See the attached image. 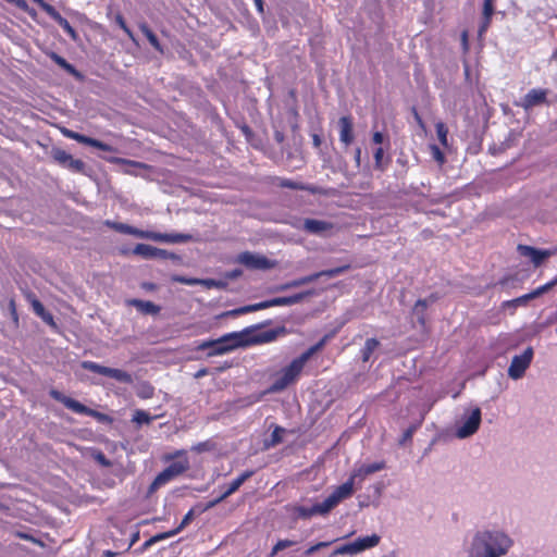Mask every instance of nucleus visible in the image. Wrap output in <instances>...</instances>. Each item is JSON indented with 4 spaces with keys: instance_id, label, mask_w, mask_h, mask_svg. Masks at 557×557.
Segmentation results:
<instances>
[{
    "instance_id": "nucleus-1",
    "label": "nucleus",
    "mask_w": 557,
    "mask_h": 557,
    "mask_svg": "<svg viewBox=\"0 0 557 557\" xmlns=\"http://www.w3.org/2000/svg\"><path fill=\"white\" fill-rule=\"evenodd\" d=\"M510 545V539L503 532L481 531L473 536L469 557H500Z\"/></svg>"
},
{
    "instance_id": "nucleus-2",
    "label": "nucleus",
    "mask_w": 557,
    "mask_h": 557,
    "mask_svg": "<svg viewBox=\"0 0 557 557\" xmlns=\"http://www.w3.org/2000/svg\"><path fill=\"white\" fill-rule=\"evenodd\" d=\"M247 331L227 333L218 339L203 341L197 346V350H208L207 356H220L237 348H244V336Z\"/></svg>"
},
{
    "instance_id": "nucleus-3",
    "label": "nucleus",
    "mask_w": 557,
    "mask_h": 557,
    "mask_svg": "<svg viewBox=\"0 0 557 557\" xmlns=\"http://www.w3.org/2000/svg\"><path fill=\"white\" fill-rule=\"evenodd\" d=\"M49 395L52 399L63 404L67 409L74 411L75 413L85 414L95 418L100 423L111 424L113 422V418L109 414L102 413L95 409H91L78 400L65 396L58 389H50Z\"/></svg>"
},
{
    "instance_id": "nucleus-4",
    "label": "nucleus",
    "mask_w": 557,
    "mask_h": 557,
    "mask_svg": "<svg viewBox=\"0 0 557 557\" xmlns=\"http://www.w3.org/2000/svg\"><path fill=\"white\" fill-rule=\"evenodd\" d=\"M482 422V412L479 407L466 409L456 424V436L460 440L475 434Z\"/></svg>"
},
{
    "instance_id": "nucleus-5",
    "label": "nucleus",
    "mask_w": 557,
    "mask_h": 557,
    "mask_svg": "<svg viewBox=\"0 0 557 557\" xmlns=\"http://www.w3.org/2000/svg\"><path fill=\"white\" fill-rule=\"evenodd\" d=\"M81 367L84 370L91 371L94 373H98L100 375H104L111 379L116 380L120 383L132 384L133 376L131 373L115 368H109L102 364H99L95 361L84 360L81 362Z\"/></svg>"
},
{
    "instance_id": "nucleus-6",
    "label": "nucleus",
    "mask_w": 557,
    "mask_h": 557,
    "mask_svg": "<svg viewBox=\"0 0 557 557\" xmlns=\"http://www.w3.org/2000/svg\"><path fill=\"white\" fill-rule=\"evenodd\" d=\"M50 157L57 164L73 173L86 174L87 166L85 162L79 159H74L72 154L60 147L53 146L50 150Z\"/></svg>"
},
{
    "instance_id": "nucleus-7",
    "label": "nucleus",
    "mask_w": 557,
    "mask_h": 557,
    "mask_svg": "<svg viewBox=\"0 0 557 557\" xmlns=\"http://www.w3.org/2000/svg\"><path fill=\"white\" fill-rule=\"evenodd\" d=\"M243 331H247L246 335L244 336L245 347L270 343L275 341L278 336L289 333L284 325L260 333L251 332V329H244Z\"/></svg>"
},
{
    "instance_id": "nucleus-8",
    "label": "nucleus",
    "mask_w": 557,
    "mask_h": 557,
    "mask_svg": "<svg viewBox=\"0 0 557 557\" xmlns=\"http://www.w3.org/2000/svg\"><path fill=\"white\" fill-rule=\"evenodd\" d=\"M533 357L534 350L531 346L525 348L521 355L513 356L508 368V376L512 380L521 379L530 367Z\"/></svg>"
},
{
    "instance_id": "nucleus-9",
    "label": "nucleus",
    "mask_w": 557,
    "mask_h": 557,
    "mask_svg": "<svg viewBox=\"0 0 557 557\" xmlns=\"http://www.w3.org/2000/svg\"><path fill=\"white\" fill-rule=\"evenodd\" d=\"M255 474L253 470H246L240 475H238L236 479H234L227 486V488L224 490V492L216 498L208 502L203 507H199V515L215 507L221 502H223L225 498L231 496L233 493H235L248 479H250Z\"/></svg>"
},
{
    "instance_id": "nucleus-10",
    "label": "nucleus",
    "mask_w": 557,
    "mask_h": 557,
    "mask_svg": "<svg viewBox=\"0 0 557 557\" xmlns=\"http://www.w3.org/2000/svg\"><path fill=\"white\" fill-rule=\"evenodd\" d=\"M237 261L251 270H270L276 265V261L250 251L239 253Z\"/></svg>"
},
{
    "instance_id": "nucleus-11",
    "label": "nucleus",
    "mask_w": 557,
    "mask_h": 557,
    "mask_svg": "<svg viewBox=\"0 0 557 557\" xmlns=\"http://www.w3.org/2000/svg\"><path fill=\"white\" fill-rule=\"evenodd\" d=\"M354 493V476L347 480L342 485L337 486L331 495H329L322 503L324 504L327 512L335 508L342 500L350 497Z\"/></svg>"
},
{
    "instance_id": "nucleus-12",
    "label": "nucleus",
    "mask_w": 557,
    "mask_h": 557,
    "mask_svg": "<svg viewBox=\"0 0 557 557\" xmlns=\"http://www.w3.org/2000/svg\"><path fill=\"white\" fill-rule=\"evenodd\" d=\"M546 102L547 90L541 88H533L524 95L519 106H521L524 110H529L533 107L541 106Z\"/></svg>"
},
{
    "instance_id": "nucleus-13",
    "label": "nucleus",
    "mask_w": 557,
    "mask_h": 557,
    "mask_svg": "<svg viewBox=\"0 0 557 557\" xmlns=\"http://www.w3.org/2000/svg\"><path fill=\"white\" fill-rule=\"evenodd\" d=\"M290 512L295 519H309L315 515L329 513L323 503H317L311 507L296 505L290 508Z\"/></svg>"
},
{
    "instance_id": "nucleus-14",
    "label": "nucleus",
    "mask_w": 557,
    "mask_h": 557,
    "mask_svg": "<svg viewBox=\"0 0 557 557\" xmlns=\"http://www.w3.org/2000/svg\"><path fill=\"white\" fill-rule=\"evenodd\" d=\"M333 223L329 221L305 219L302 222L301 230L312 235L324 236L327 232H330L333 228Z\"/></svg>"
},
{
    "instance_id": "nucleus-15",
    "label": "nucleus",
    "mask_w": 557,
    "mask_h": 557,
    "mask_svg": "<svg viewBox=\"0 0 557 557\" xmlns=\"http://www.w3.org/2000/svg\"><path fill=\"white\" fill-rule=\"evenodd\" d=\"M518 250L522 256L529 257L535 267H540L544 260L552 256L550 250L537 249L527 245H519Z\"/></svg>"
},
{
    "instance_id": "nucleus-16",
    "label": "nucleus",
    "mask_w": 557,
    "mask_h": 557,
    "mask_svg": "<svg viewBox=\"0 0 557 557\" xmlns=\"http://www.w3.org/2000/svg\"><path fill=\"white\" fill-rule=\"evenodd\" d=\"M313 295H315V290L314 289H308V290H304V292H300V293H297V294H294V295H290V296L275 297V298L270 299L271 300V307L292 306V305H295V304H299L304 299H306L308 297H311Z\"/></svg>"
},
{
    "instance_id": "nucleus-17",
    "label": "nucleus",
    "mask_w": 557,
    "mask_h": 557,
    "mask_svg": "<svg viewBox=\"0 0 557 557\" xmlns=\"http://www.w3.org/2000/svg\"><path fill=\"white\" fill-rule=\"evenodd\" d=\"M338 127H339V140L348 147L352 144L355 136H354V122L351 116L346 115L342 116L338 120Z\"/></svg>"
},
{
    "instance_id": "nucleus-18",
    "label": "nucleus",
    "mask_w": 557,
    "mask_h": 557,
    "mask_svg": "<svg viewBox=\"0 0 557 557\" xmlns=\"http://www.w3.org/2000/svg\"><path fill=\"white\" fill-rule=\"evenodd\" d=\"M193 239V235L184 233H158L152 231L151 236V240L170 244L188 243Z\"/></svg>"
},
{
    "instance_id": "nucleus-19",
    "label": "nucleus",
    "mask_w": 557,
    "mask_h": 557,
    "mask_svg": "<svg viewBox=\"0 0 557 557\" xmlns=\"http://www.w3.org/2000/svg\"><path fill=\"white\" fill-rule=\"evenodd\" d=\"M317 280H318V275H315V273H312V274H309V275H306V276H301V277L288 281L286 283L276 285V286L271 288V292L272 293L285 292V290H288V289H292V288H297V287H300L302 285H307V284L313 283Z\"/></svg>"
},
{
    "instance_id": "nucleus-20",
    "label": "nucleus",
    "mask_w": 557,
    "mask_h": 557,
    "mask_svg": "<svg viewBox=\"0 0 557 557\" xmlns=\"http://www.w3.org/2000/svg\"><path fill=\"white\" fill-rule=\"evenodd\" d=\"M103 159L107 160L108 162L123 165L124 172L127 174L136 175L137 169L147 170L149 168V165H147L146 163H143L139 161H134V160H128V159H124V158H119V157H110V158L103 157Z\"/></svg>"
},
{
    "instance_id": "nucleus-21",
    "label": "nucleus",
    "mask_w": 557,
    "mask_h": 557,
    "mask_svg": "<svg viewBox=\"0 0 557 557\" xmlns=\"http://www.w3.org/2000/svg\"><path fill=\"white\" fill-rule=\"evenodd\" d=\"M49 58L76 81L83 82L85 79V75L82 72L57 52H50Z\"/></svg>"
},
{
    "instance_id": "nucleus-22",
    "label": "nucleus",
    "mask_w": 557,
    "mask_h": 557,
    "mask_svg": "<svg viewBox=\"0 0 557 557\" xmlns=\"http://www.w3.org/2000/svg\"><path fill=\"white\" fill-rule=\"evenodd\" d=\"M126 304L131 307L136 308L143 314L157 315L161 311V307L153 304L150 300H141L137 298H132L126 301Z\"/></svg>"
},
{
    "instance_id": "nucleus-23",
    "label": "nucleus",
    "mask_w": 557,
    "mask_h": 557,
    "mask_svg": "<svg viewBox=\"0 0 557 557\" xmlns=\"http://www.w3.org/2000/svg\"><path fill=\"white\" fill-rule=\"evenodd\" d=\"M435 301V297L431 296L429 299H418L413 309H412V315L417 320V322L422 326L425 327L426 324V309L428 306Z\"/></svg>"
},
{
    "instance_id": "nucleus-24",
    "label": "nucleus",
    "mask_w": 557,
    "mask_h": 557,
    "mask_svg": "<svg viewBox=\"0 0 557 557\" xmlns=\"http://www.w3.org/2000/svg\"><path fill=\"white\" fill-rule=\"evenodd\" d=\"M381 541V536L377 534H372L363 537H358L352 542L354 549L356 555L366 550L375 547Z\"/></svg>"
},
{
    "instance_id": "nucleus-25",
    "label": "nucleus",
    "mask_w": 557,
    "mask_h": 557,
    "mask_svg": "<svg viewBox=\"0 0 557 557\" xmlns=\"http://www.w3.org/2000/svg\"><path fill=\"white\" fill-rule=\"evenodd\" d=\"M32 308L36 315H38L45 323L49 326L57 329V323L54 321L53 314L46 310L45 306L40 300L34 298L32 300Z\"/></svg>"
},
{
    "instance_id": "nucleus-26",
    "label": "nucleus",
    "mask_w": 557,
    "mask_h": 557,
    "mask_svg": "<svg viewBox=\"0 0 557 557\" xmlns=\"http://www.w3.org/2000/svg\"><path fill=\"white\" fill-rule=\"evenodd\" d=\"M74 41H77L79 36L77 32L71 26L69 21L64 18L55 8L48 14Z\"/></svg>"
},
{
    "instance_id": "nucleus-27",
    "label": "nucleus",
    "mask_w": 557,
    "mask_h": 557,
    "mask_svg": "<svg viewBox=\"0 0 557 557\" xmlns=\"http://www.w3.org/2000/svg\"><path fill=\"white\" fill-rule=\"evenodd\" d=\"M523 282V277L520 274L513 273L503 276L495 286H500L503 289L509 292L510 289H516L521 286Z\"/></svg>"
},
{
    "instance_id": "nucleus-28",
    "label": "nucleus",
    "mask_w": 557,
    "mask_h": 557,
    "mask_svg": "<svg viewBox=\"0 0 557 557\" xmlns=\"http://www.w3.org/2000/svg\"><path fill=\"white\" fill-rule=\"evenodd\" d=\"M174 478L170 473V470L166 468L162 470L152 481V483L149 485L147 491V496H151L153 493H156L161 486L166 484L168 482L172 481Z\"/></svg>"
},
{
    "instance_id": "nucleus-29",
    "label": "nucleus",
    "mask_w": 557,
    "mask_h": 557,
    "mask_svg": "<svg viewBox=\"0 0 557 557\" xmlns=\"http://www.w3.org/2000/svg\"><path fill=\"white\" fill-rule=\"evenodd\" d=\"M531 300H533L532 296L528 293L515 299L504 301L502 304V309L510 310V313L513 314L518 307H525Z\"/></svg>"
},
{
    "instance_id": "nucleus-30",
    "label": "nucleus",
    "mask_w": 557,
    "mask_h": 557,
    "mask_svg": "<svg viewBox=\"0 0 557 557\" xmlns=\"http://www.w3.org/2000/svg\"><path fill=\"white\" fill-rule=\"evenodd\" d=\"M156 249L157 247H153L151 245L147 244H137L133 249L132 253L139 256L144 260H154L156 259Z\"/></svg>"
},
{
    "instance_id": "nucleus-31",
    "label": "nucleus",
    "mask_w": 557,
    "mask_h": 557,
    "mask_svg": "<svg viewBox=\"0 0 557 557\" xmlns=\"http://www.w3.org/2000/svg\"><path fill=\"white\" fill-rule=\"evenodd\" d=\"M424 420V416L422 414L416 422L411 423L403 433L401 437L398 440V444L400 446L407 445V443L411 442L413 434L422 425Z\"/></svg>"
},
{
    "instance_id": "nucleus-32",
    "label": "nucleus",
    "mask_w": 557,
    "mask_h": 557,
    "mask_svg": "<svg viewBox=\"0 0 557 557\" xmlns=\"http://www.w3.org/2000/svg\"><path fill=\"white\" fill-rule=\"evenodd\" d=\"M139 29L140 32L143 33V35L147 38V40L149 41V44L157 50L159 51L160 53H163L164 50H163V47L162 45L160 44L157 35L151 30V28L148 26V24L146 23H141L139 25Z\"/></svg>"
},
{
    "instance_id": "nucleus-33",
    "label": "nucleus",
    "mask_w": 557,
    "mask_h": 557,
    "mask_svg": "<svg viewBox=\"0 0 557 557\" xmlns=\"http://www.w3.org/2000/svg\"><path fill=\"white\" fill-rule=\"evenodd\" d=\"M381 346V343L379 339L372 337L368 338L364 343V346L362 347L360 354H361V360L363 362H368L371 359L372 354Z\"/></svg>"
},
{
    "instance_id": "nucleus-34",
    "label": "nucleus",
    "mask_w": 557,
    "mask_h": 557,
    "mask_svg": "<svg viewBox=\"0 0 557 557\" xmlns=\"http://www.w3.org/2000/svg\"><path fill=\"white\" fill-rule=\"evenodd\" d=\"M135 393L140 399H150L154 395V387L149 382L143 381L136 385Z\"/></svg>"
},
{
    "instance_id": "nucleus-35",
    "label": "nucleus",
    "mask_w": 557,
    "mask_h": 557,
    "mask_svg": "<svg viewBox=\"0 0 557 557\" xmlns=\"http://www.w3.org/2000/svg\"><path fill=\"white\" fill-rule=\"evenodd\" d=\"M373 157H374V169L377 171L384 172L391 162V158L387 157L386 159H384V149L382 147H379L375 149Z\"/></svg>"
},
{
    "instance_id": "nucleus-36",
    "label": "nucleus",
    "mask_w": 557,
    "mask_h": 557,
    "mask_svg": "<svg viewBox=\"0 0 557 557\" xmlns=\"http://www.w3.org/2000/svg\"><path fill=\"white\" fill-rule=\"evenodd\" d=\"M384 468H385L384 461L367 463V465H363L362 467H360L355 475L356 476H367V475H370L377 471H381Z\"/></svg>"
},
{
    "instance_id": "nucleus-37",
    "label": "nucleus",
    "mask_w": 557,
    "mask_h": 557,
    "mask_svg": "<svg viewBox=\"0 0 557 557\" xmlns=\"http://www.w3.org/2000/svg\"><path fill=\"white\" fill-rule=\"evenodd\" d=\"M290 383V381L281 372V374L274 380V382L268 388V393H277L284 391Z\"/></svg>"
},
{
    "instance_id": "nucleus-38",
    "label": "nucleus",
    "mask_w": 557,
    "mask_h": 557,
    "mask_svg": "<svg viewBox=\"0 0 557 557\" xmlns=\"http://www.w3.org/2000/svg\"><path fill=\"white\" fill-rule=\"evenodd\" d=\"M350 264H344V265H341V267H336V268H333V269H327V270H323V271H320V272H315V275H318V280L322 276H326V277H336L341 274H344L345 272H347L349 269H350Z\"/></svg>"
},
{
    "instance_id": "nucleus-39",
    "label": "nucleus",
    "mask_w": 557,
    "mask_h": 557,
    "mask_svg": "<svg viewBox=\"0 0 557 557\" xmlns=\"http://www.w3.org/2000/svg\"><path fill=\"white\" fill-rule=\"evenodd\" d=\"M286 433V429L275 425L272 431L271 437L269 441H265L267 447H274L283 442V435Z\"/></svg>"
},
{
    "instance_id": "nucleus-40",
    "label": "nucleus",
    "mask_w": 557,
    "mask_h": 557,
    "mask_svg": "<svg viewBox=\"0 0 557 557\" xmlns=\"http://www.w3.org/2000/svg\"><path fill=\"white\" fill-rule=\"evenodd\" d=\"M302 369L293 360L287 367L282 369V373L293 383L300 374Z\"/></svg>"
},
{
    "instance_id": "nucleus-41",
    "label": "nucleus",
    "mask_w": 557,
    "mask_h": 557,
    "mask_svg": "<svg viewBox=\"0 0 557 557\" xmlns=\"http://www.w3.org/2000/svg\"><path fill=\"white\" fill-rule=\"evenodd\" d=\"M215 449V443L211 440L197 443L191 446L190 450L197 454L206 453V451H212Z\"/></svg>"
},
{
    "instance_id": "nucleus-42",
    "label": "nucleus",
    "mask_w": 557,
    "mask_h": 557,
    "mask_svg": "<svg viewBox=\"0 0 557 557\" xmlns=\"http://www.w3.org/2000/svg\"><path fill=\"white\" fill-rule=\"evenodd\" d=\"M557 285V276L549 281L548 283L535 288L534 290L530 292L532 299H535L545 293L549 292L554 286Z\"/></svg>"
},
{
    "instance_id": "nucleus-43",
    "label": "nucleus",
    "mask_w": 557,
    "mask_h": 557,
    "mask_svg": "<svg viewBox=\"0 0 557 557\" xmlns=\"http://www.w3.org/2000/svg\"><path fill=\"white\" fill-rule=\"evenodd\" d=\"M152 420L153 417H151L148 412L141 409L136 410L132 419V421L137 423L138 425L149 424Z\"/></svg>"
},
{
    "instance_id": "nucleus-44",
    "label": "nucleus",
    "mask_w": 557,
    "mask_h": 557,
    "mask_svg": "<svg viewBox=\"0 0 557 557\" xmlns=\"http://www.w3.org/2000/svg\"><path fill=\"white\" fill-rule=\"evenodd\" d=\"M199 507H202V506L201 505H197L195 508H191L184 516V518L181 521V523L178 524V527L175 528V530H177V533H180L183 529H185L193 521V519L195 518V515H196V510H197V513H199Z\"/></svg>"
},
{
    "instance_id": "nucleus-45",
    "label": "nucleus",
    "mask_w": 557,
    "mask_h": 557,
    "mask_svg": "<svg viewBox=\"0 0 557 557\" xmlns=\"http://www.w3.org/2000/svg\"><path fill=\"white\" fill-rule=\"evenodd\" d=\"M435 129H436V135H437V138H438L440 143L444 147H447V145H448V143H447L448 128L445 125V123L444 122H437L435 124Z\"/></svg>"
},
{
    "instance_id": "nucleus-46",
    "label": "nucleus",
    "mask_w": 557,
    "mask_h": 557,
    "mask_svg": "<svg viewBox=\"0 0 557 557\" xmlns=\"http://www.w3.org/2000/svg\"><path fill=\"white\" fill-rule=\"evenodd\" d=\"M200 285L205 286L206 288H219V289H225L227 287L226 281L221 280H214V278H201Z\"/></svg>"
},
{
    "instance_id": "nucleus-47",
    "label": "nucleus",
    "mask_w": 557,
    "mask_h": 557,
    "mask_svg": "<svg viewBox=\"0 0 557 557\" xmlns=\"http://www.w3.org/2000/svg\"><path fill=\"white\" fill-rule=\"evenodd\" d=\"M338 555H350V556L356 555L355 549H354L352 542H350V543H346V544H344V545H341V546L336 547V548L332 552V554L330 555V557H335V556H338Z\"/></svg>"
},
{
    "instance_id": "nucleus-48",
    "label": "nucleus",
    "mask_w": 557,
    "mask_h": 557,
    "mask_svg": "<svg viewBox=\"0 0 557 557\" xmlns=\"http://www.w3.org/2000/svg\"><path fill=\"white\" fill-rule=\"evenodd\" d=\"M166 469L170 470V473L175 479L176 476H178L182 473H184L188 469V466L186 463L181 462V461H174V462L170 463L166 467Z\"/></svg>"
},
{
    "instance_id": "nucleus-49",
    "label": "nucleus",
    "mask_w": 557,
    "mask_h": 557,
    "mask_svg": "<svg viewBox=\"0 0 557 557\" xmlns=\"http://www.w3.org/2000/svg\"><path fill=\"white\" fill-rule=\"evenodd\" d=\"M429 149H430L432 158L440 165H442V164H444L446 162V157H445L444 152L441 150V148L437 145L431 144V145H429Z\"/></svg>"
},
{
    "instance_id": "nucleus-50",
    "label": "nucleus",
    "mask_w": 557,
    "mask_h": 557,
    "mask_svg": "<svg viewBox=\"0 0 557 557\" xmlns=\"http://www.w3.org/2000/svg\"><path fill=\"white\" fill-rule=\"evenodd\" d=\"M296 544L295 541L292 540H280L272 548L270 557L275 556L278 552L292 547Z\"/></svg>"
},
{
    "instance_id": "nucleus-51",
    "label": "nucleus",
    "mask_w": 557,
    "mask_h": 557,
    "mask_svg": "<svg viewBox=\"0 0 557 557\" xmlns=\"http://www.w3.org/2000/svg\"><path fill=\"white\" fill-rule=\"evenodd\" d=\"M278 186L283 187V188L293 189V190H302V189H305V184H302L300 182L293 181V180H288V178L282 180L280 182Z\"/></svg>"
},
{
    "instance_id": "nucleus-52",
    "label": "nucleus",
    "mask_w": 557,
    "mask_h": 557,
    "mask_svg": "<svg viewBox=\"0 0 557 557\" xmlns=\"http://www.w3.org/2000/svg\"><path fill=\"white\" fill-rule=\"evenodd\" d=\"M114 21L115 23L124 30V33L131 38L134 40V34L132 32V29L127 26L123 15L121 12H117L115 15H114Z\"/></svg>"
},
{
    "instance_id": "nucleus-53",
    "label": "nucleus",
    "mask_w": 557,
    "mask_h": 557,
    "mask_svg": "<svg viewBox=\"0 0 557 557\" xmlns=\"http://www.w3.org/2000/svg\"><path fill=\"white\" fill-rule=\"evenodd\" d=\"M246 313L263 310L271 308V300H263L261 302L252 304V305H246Z\"/></svg>"
},
{
    "instance_id": "nucleus-54",
    "label": "nucleus",
    "mask_w": 557,
    "mask_h": 557,
    "mask_svg": "<svg viewBox=\"0 0 557 557\" xmlns=\"http://www.w3.org/2000/svg\"><path fill=\"white\" fill-rule=\"evenodd\" d=\"M127 235H133L137 238H144V239L151 240L152 231H143V230H139V228L131 225Z\"/></svg>"
},
{
    "instance_id": "nucleus-55",
    "label": "nucleus",
    "mask_w": 557,
    "mask_h": 557,
    "mask_svg": "<svg viewBox=\"0 0 557 557\" xmlns=\"http://www.w3.org/2000/svg\"><path fill=\"white\" fill-rule=\"evenodd\" d=\"M106 225H108L109 227H111L112 230H114L121 234H128L129 226H131L129 224H126V223L112 222V221H107Z\"/></svg>"
},
{
    "instance_id": "nucleus-56",
    "label": "nucleus",
    "mask_w": 557,
    "mask_h": 557,
    "mask_svg": "<svg viewBox=\"0 0 557 557\" xmlns=\"http://www.w3.org/2000/svg\"><path fill=\"white\" fill-rule=\"evenodd\" d=\"M493 14H494V0H484L483 12H482L483 20H492Z\"/></svg>"
},
{
    "instance_id": "nucleus-57",
    "label": "nucleus",
    "mask_w": 557,
    "mask_h": 557,
    "mask_svg": "<svg viewBox=\"0 0 557 557\" xmlns=\"http://www.w3.org/2000/svg\"><path fill=\"white\" fill-rule=\"evenodd\" d=\"M172 281L182 283V284H186V285H191V286L200 285V283H201V278H191V277H186V276H181V275H174L172 277Z\"/></svg>"
},
{
    "instance_id": "nucleus-58",
    "label": "nucleus",
    "mask_w": 557,
    "mask_h": 557,
    "mask_svg": "<svg viewBox=\"0 0 557 557\" xmlns=\"http://www.w3.org/2000/svg\"><path fill=\"white\" fill-rule=\"evenodd\" d=\"M334 541H329V542H319L312 546H310L305 553H304V556L308 557L312 554H314L315 552L320 550L321 548H324V547H327L330 546Z\"/></svg>"
},
{
    "instance_id": "nucleus-59",
    "label": "nucleus",
    "mask_w": 557,
    "mask_h": 557,
    "mask_svg": "<svg viewBox=\"0 0 557 557\" xmlns=\"http://www.w3.org/2000/svg\"><path fill=\"white\" fill-rule=\"evenodd\" d=\"M242 314H246V307L243 306V307H239V308H236V309H233V310H228V311H225L221 314L222 318L224 317H238V315H242Z\"/></svg>"
},
{
    "instance_id": "nucleus-60",
    "label": "nucleus",
    "mask_w": 557,
    "mask_h": 557,
    "mask_svg": "<svg viewBox=\"0 0 557 557\" xmlns=\"http://www.w3.org/2000/svg\"><path fill=\"white\" fill-rule=\"evenodd\" d=\"M76 141L86 146L94 147L96 138L78 133Z\"/></svg>"
},
{
    "instance_id": "nucleus-61",
    "label": "nucleus",
    "mask_w": 557,
    "mask_h": 557,
    "mask_svg": "<svg viewBox=\"0 0 557 557\" xmlns=\"http://www.w3.org/2000/svg\"><path fill=\"white\" fill-rule=\"evenodd\" d=\"M76 141L86 146L94 147L96 138L78 133Z\"/></svg>"
},
{
    "instance_id": "nucleus-62",
    "label": "nucleus",
    "mask_w": 557,
    "mask_h": 557,
    "mask_svg": "<svg viewBox=\"0 0 557 557\" xmlns=\"http://www.w3.org/2000/svg\"><path fill=\"white\" fill-rule=\"evenodd\" d=\"M13 5H15L17 9L28 13V14H34L35 13V10L34 9H30L28 3L25 1V0H16Z\"/></svg>"
},
{
    "instance_id": "nucleus-63",
    "label": "nucleus",
    "mask_w": 557,
    "mask_h": 557,
    "mask_svg": "<svg viewBox=\"0 0 557 557\" xmlns=\"http://www.w3.org/2000/svg\"><path fill=\"white\" fill-rule=\"evenodd\" d=\"M311 358V354L309 351H304L299 357L295 358L294 361L304 369L305 363Z\"/></svg>"
},
{
    "instance_id": "nucleus-64",
    "label": "nucleus",
    "mask_w": 557,
    "mask_h": 557,
    "mask_svg": "<svg viewBox=\"0 0 557 557\" xmlns=\"http://www.w3.org/2000/svg\"><path fill=\"white\" fill-rule=\"evenodd\" d=\"M242 275H243V270L239 269V268L233 269L231 271H226L224 273V277L226 280H236V278H238Z\"/></svg>"
}]
</instances>
